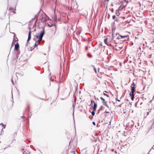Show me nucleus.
<instances>
[{"mask_svg": "<svg viewBox=\"0 0 154 154\" xmlns=\"http://www.w3.org/2000/svg\"><path fill=\"white\" fill-rule=\"evenodd\" d=\"M37 21V19L36 18V20H35V23L33 25V28H34V27H35L36 25V22Z\"/></svg>", "mask_w": 154, "mask_h": 154, "instance_id": "obj_24", "label": "nucleus"}, {"mask_svg": "<svg viewBox=\"0 0 154 154\" xmlns=\"http://www.w3.org/2000/svg\"><path fill=\"white\" fill-rule=\"evenodd\" d=\"M115 21L117 22H119V19L117 18H116V20H115Z\"/></svg>", "mask_w": 154, "mask_h": 154, "instance_id": "obj_34", "label": "nucleus"}, {"mask_svg": "<svg viewBox=\"0 0 154 154\" xmlns=\"http://www.w3.org/2000/svg\"><path fill=\"white\" fill-rule=\"evenodd\" d=\"M136 85L135 84L134 82H133L131 85L130 87L131 88V91L130 92H131L132 93H134L135 91V86Z\"/></svg>", "mask_w": 154, "mask_h": 154, "instance_id": "obj_3", "label": "nucleus"}, {"mask_svg": "<svg viewBox=\"0 0 154 154\" xmlns=\"http://www.w3.org/2000/svg\"><path fill=\"white\" fill-rule=\"evenodd\" d=\"M36 17H37V15H35L34 16V18H32L31 20H30V23H29V25H30V24H31V21H34L35 20V18Z\"/></svg>", "mask_w": 154, "mask_h": 154, "instance_id": "obj_14", "label": "nucleus"}, {"mask_svg": "<svg viewBox=\"0 0 154 154\" xmlns=\"http://www.w3.org/2000/svg\"><path fill=\"white\" fill-rule=\"evenodd\" d=\"M29 93L30 95H32V96H35L34 94L32 92H31V91L29 92Z\"/></svg>", "mask_w": 154, "mask_h": 154, "instance_id": "obj_25", "label": "nucleus"}, {"mask_svg": "<svg viewBox=\"0 0 154 154\" xmlns=\"http://www.w3.org/2000/svg\"><path fill=\"white\" fill-rule=\"evenodd\" d=\"M88 47L87 46H86L85 47V50H88Z\"/></svg>", "mask_w": 154, "mask_h": 154, "instance_id": "obj_38", "label": "nucleus"}, {"mask_svg": "<svg viewBox=\"0 0 154 154\" xmlns=\"http://www.w3.org/2000/svg\"><path fill=\"white\" fill-rule=\"evenodd\" d=\"M62 154H68V152L67 151H65L63 152L62 153Z\"/></svg>", "mask_w": 154, "mask_h": 154, "instance_id": "obj_21", "label": "nucleus"}, {"mask_svg": "<svg viewBox=\"0 0 154 154\" xmlns=\"http://www.w3.org/2000/svg\"><path fill=\"white\" fill-rule=\"evenodd\" d=\"M139 4L140 5H141V4H140V2H139Z\"/></svg>", "mask_w": 154, "mask_h": 154, "instance_id": "obj_61", "label": "nucleus"}, {"mask_svg": "<svg viewBox=\"0 0 154 154\" xmlns=\"http://www.w3.org/2000/svg\"><path fill=\"white\" fill-rule=\"evenodd\" d=\"M149 112H147V113H146L147 115H149Z\"/></svg>", "mask_w": 154, "mask_h": 154, "instance_id": "obj_59", "label": "nucleus"}, {"mask_svg": "<svg viewBox=\"0 0 154 154\" xmlns=\"http://www.w3.org/2000/svg\"><path fill=\"white\" fill-rule=\"evenodd\" d=\"M87 56L89 58H91L92 57V55L90 54H87Z\"/></svg>", "mask_w": 154, "mask_h": 154, "instance_id": "obj_23", "label": "nucleus"}, {"mask_svg": "<svg viewBox=\"0 0 154 154\" xmlns=\"http://www.w3.org/2000/svg\"><path fill=\"white\" fill-rule=\"evenodd\" d=\"M103 94L104 95L108 97H109V96L108 94H105L104 92L103 93Z\"/></svg>", "mask_w": 154, "mask_h": 154, "instance_id": "obj_28", "label": "nucleus"}, {"mask_svg": "<svg viewBox=\"0 0 154 154\" xmlns=\"http://www.w3.org/2000/svg\"><path fill=\"white\" fill-rule=\"evenodd\" d=\"M106 69H108L109 70H110V69H110V68H107V67H106Z\"/></svg>", "mask_w": 154, "mask_h": 154, "instance_id": "obj_46", "label": "nucleus"}, {"mask_svg": "<svg viewBox=\"0 0 154 154\" xmlns=\"http://www.w3.org/2000/svg\"><path fill=\"white\" fill-rule=\"evenodd\" d=\"M34 48V47H33V48H32V47H30V51H32V50H33Z\"/></svg>", "mask_w": 154, "mask_h": 154, "instance_id": "obj_32", "label": "nucleus"}, {"mask_svg": "<svg viewBox=\"0 0 154 154\" xmlns=\"http://www.w3.org/2000/svg\"><path fill=\"white\" fill-rule=\"evenodd\" d=\"M33 40H34V41H36V39L35 38H33Z\"/></svg>", "mask_w": 154, "mask_h": 154, "instance_id": "obj_47", "label": "nucleus"}, {"mask_svg": "<svg viewBox=\"0 0 154 154\" xmlns=\"http://www.w3.org/2000/svg\"><path fill=\"white\" fill-rule=\"evenodd\" d=\"M91 113L92 114V116H93L95 115V112L94 111H92V112H91Z\"/></svg>", "mask_w": 154, "mask_h": 154, "instance_id": "obj_26", "label": "nucleus"}, {"mask_svg": "<svg viewBox=\"0 0 154 154\" xmlns=\"http://www.w3.org/2000/svg\"><path fill=\"white\" fill-rule=\"evenodd\" d=\"M115 22H113L112 23L113 24H114V25L115 24Z\"/></svg>", "mask_w": 154, "mask_h": 154, "instance_id": "obj_63", "label": "nucleus"}, {"mask_svg": "<svg viewBox=\"0 0 154 154\" xmlns=\"http://www.w3.org/2000/svg\"><path fill=\"white\" fill-rule=\"evenodd\" d=\"M113 11H114L113 9V8H112L111 10V11L113 12Z\"/></svg>", "mask_w": 154, "mask_h": 154, "instance_id": "obj_48", "label": "nucleus"}, {"mask_svg": "<svg viewBox=\"0 0 154 154\" xmlns=\"http://www.w3.org/2000/svg\"><path fill=\"white\" fill-rule=\"evenodd\" d=\"M116 100L117 101H118L119 102V101H120V100H119V99H118V98H116Z\"/></svg>", "mask_w": 154, "mask_h": 154, "instance_id": "obj_37", "label": "nucleus"}, {"mask_svg": "<svg viewBox=\"0 0 154 154\" xmlns=\"http://www.w3.org/2000/svg\"><path fill=\"white\" fill-rule=\"evenodd\" d=\"M40 12V11H39L37 13V14L36 15H37V17H38V15L39 14V13Z\"/></svg>", "mask_w": 154, "mask_h": 154, "instance_id": "obj_39", "label": "nucleus"}, {"mask_svg": "<svg viewBox=\"0 0 154 154\" xmlns=\"http://www.w3.org/2000/svg\"><path fill=\"white\" fill-rule=\"evenodd\" d=\"M111 151H112V152H114V149H111Z\"/></svg>", "mask_w": 154, "mask_h": 154, "instance_id": "obj_54", "label": "nucleus"}, {"mask_svg": "<svg viewBox=\"0 0 154 154\" xmlns=\"http://www.w3.org/2000/svg\"><path fill=\"white\" fill-rule=\"evenodd\" d=\"M111 121H110V122H109V123H110V124L109 125V126L111 124Z\"/></svg>", "mask_w": 154, "mask_h": 154, "instance_id": "obj_62", "label": "nucleus"}, {"mask_svg": "<svg viewBox=\"0 0 154 154\" xmlns=\"http://www.w3.org/2000/svg\"><path fill=\"white\" fill-rule=\"evenodd\" d=\"M125 7L124 6H123V7H122V6H121L118 9H117L116 10V14L117 16H119V15L120 14L119 12V10H122Z\"/></svg>", "mask_w": 154, "mask_h": 154, "instance_id": "obj_4", "label": "nucleus"}, {"mask_svg": "<svg viewBox=\"0 0 154 154\" xmlns=\"http://www.w3.org/2000/svg\"><path fill=\"white\" fill-rule=\"evenodd\" d=\"M93 104L92 103H91L90 104V106H93Z\"/></svg>", "mask_w": 154, "mask_h": 154, "instance_id": "obj_53", "label": "nucleus"}, {"mask_svg": "<svg viewBox=\"0 0 154 154\" xmlns=\"http://www.w3.org/2000/svg\"><path fill=\"white\" fill-rule=\"evenodd\" d=\"M38 45V43H37V42H36L33 46H34L33 47H34V48H35V47H37Z\"/></svg>", "mask_w": 154, "mask_h": 154, "instance_id": "obj_22", "label": "nucleus"}, {"mask_svg": "<svg viewBox=\"0 0 154 154\" xmlns=\"http://www.w3.org/2000/svg\"><path fill=\"white\" fill-rule=\"evenodd\" d=\"M97 104L96 103H94V106L93 107L97 108Z\"/></svg>", "mask_w": 154, "mask_h": 154, "instance_id": "obj_20", "label": "nucleus"}, {"mask_svg": "<svg viewBox=\"0 0 154 154\" xmlns=\"http://www.w3.org/2000/svg\"><path fill=\"white\" fill-rule=\"evenodd\" d=\"M31 31H29V33H28V38L27 39V43H29V41L31 39Z\"/></svg>", "mask_w": 154, "mask_h": 154, "instance_id": "obj_8", "label": "nucleus"}, {"mask_svg": "<svg viewBox=\"0 0 154 154\" xmlns=\"http://www.w3.org/2000/svg\"><path fill=\"white\" fill-rule=\"evenodd\" d=\"M113 30L112 29V39H113L114 38H113V35H114V33H113V32L112 31Z\"/></svg>", "mask_w": 154, "mask_h": 154, "instance_id": "obj_33", "label": "nucleus"}, {"mask_svg": "<svg viewBox=\"0 0 154 154\" xmlns=\"http://www.w3.org/2000/svg\"><path fill=\"white\" fill-rule=\"evenodd\" d=\"M116 39H120V38H119V36H118L117 38H116Z\"/></svg>", "mask_w": 154, "mask_h": 154, "instance_id": "obj_49", "label": "nucleus"}, {"mask_svg": "<svg viewBox=\"0 0 154 154\" xmlns=\"http://www.w3.org/2000/svg\"><path fill=\"white\" fill-rule=\"evenodd\" d=\"M91 103H95L94 101L93 100H91Z\"/></svg>", "mask_w": 154, "mask_h": 154, "instance_id": "obj_31", "label": "nucleus"}, {"mask_svg": "<svg viewBox=\"0 0 154 154\" xmlns=\"http://www.w3.org/2000/svg\"><path fill=\"white\" fill-rule=\"evenodd\" d=\"M29 43H27V42H26V46H28V44Z\"/></svg>", "mask_w": 154, "mask_h": 154, "instance_id": "obj_56", "label": "nucleus"}, {"mask_svg": "<svg viewBox=\"0 0 154 154\" xmlns=\"http://www.w3.org/2000/svg\"><path fill=\"white\" fill-rule=\"evenodd\" d=\"M122 48V47H118L117 48H116V49L117 50H121Z\"/></svg>", "mask_w": 154, "mask_h": 154, "instance_id": "obj_18", "label": "nucleus"}, {"mask_svg": "<svg viewBox=\"0 0 154 154\" xmlns=\"http://www.w3.org/2000/svg\"><path fill=\"white\" fill-rule=\"evenodd\" d=\"M92 124L94 125H96L95 122H92Z\"/></svg>", "mask_w": 154, "mask_h": 154, "instance_id": "obj_45", "label": "nucleus"}, {"mask_svg": "<svg viewBox=\"0 0 154 154\" xmlns=\"http://www.w3.org/2000/svg\"><path fill=\"white\" fill-rule=\"evenodd\" d=\"M19 54L18 53V54H17L16 55V57L17 58L18 57Z\"/></svg>", "mask_w": 154, "mask_h": 154, "instance_id": "obj_41", "label": "nucleus"}, {"mask_svg": "<svg viewBox=\"0 0 154 154\" xmlns=\"http://www.w3.org/2000/svg\"><path fill=\"white\" fill-rule=\"evenodd\" d=\"M105 113H109V112H108V111H106L105 112Z\"/></svg>", "mask_w": 154, "mask_h": 154, "instance_id": "obj_42", "label": "nucleus"}, {"mask_svg": "<svg viewBox=\"0 0 154 154\" xmlns=\"http://www.w3.org/2000/svg\"><path fill=\"white\" fill-rule=\"evenodd\" d=\"M43 18V17H42L41 19H42ZM41 21L42 22H45L47 21V20L46 19H43L41 20Z\"/></svg>", "mask_w": 154, "mask_h": 154, "instance_id": "obj_15", "label": "nucleus"}, {"mask_svg": "<svg viewBox=\"0 0 154 154\" xmlns=\"http://www.w3.org/2000/svg\"><path fill=\"white\" fill-rule=\"evenodd\" d=\"M92 66H93V65H92ZM94 66V71H95V73H96V74H97V70H96V68H95V67L94 66Z\"/></svg>", "mask_w": 154, "mask_h": 154, "instance_id": "obj_27", "label": "nucleus"}, {"mask_svg": "<svg viewBox=\"0 0 154 154\" xmlns=\"http://www.w3.org/2000/svg\"><path fill=\"white\" fill-rule=\"evenodd\" d=\"M118 107H121V104H120L118 106Z\"/></svg>", "mask_w": 154, "mask_h": 154, "instance_id": "obj_52", "label": "nucleus"}, {"mask_svg": "<svg viewBox=\"0 0 154 154\" xmlns=\"http://www.w3.org/2000/svg\"><path fill=\"white\" fill-rule=\"evenodd\" d=\"M46 24H47V25L49 27H51L52 26H55V28L56 29V24L55 23H53V24H52L51 25H49L48 23H45Z\"/></svg>", "mask_w": 154, "mask_h": 154, "instance_id": "obj_9", "label": "nucleus"}, {"mask_svg": "<svg viewBox=\"0 0 154 154\" xmlns=\"http://www.w3.org/2000/svg\"><path fill=\"white\" fill-rule=\"evenodd\" d=\"M154 97V96H153V98H152V100H150V101H149V102L150 103H151L152 102V100L153 99Z\"/></svg>", "mask_w": 154, "mask_h": 154, "instance_id": "obj_40", "label": "nucleus"}, {"mask_svg": "<svg viewBox=\"0 0 154 154\" xmlns=\"http://www.w3.org/2000/svg\"><path fill=\"white\" fill-rule=\"evenodd\" d=\"M41 28L43 29L42 31L40 32L39 34H37L35 36L36 38L38 39L37 42L38 44H40V41L42 39V38L45 33V28L44 27H41Z\"/></svg>", "mask_w": 154, "mask_h": 154, "instance_id": "obj_1", "label": "nucleus"}, {"mask_svg": "<svg viewBox=\"0 0 154 154\" xmlns=\"http://www.w3.org/2000/svg\"><path fill=\"white\" fill-rule=\"evenodd\" d=\"M94 97H95V98L96 100V99H97V100H99V99H98V98H96L95 96H94Z\"/></svg>", "mask_w": 154, "mask_h": 154, "instance_id": "obj_57", "label": "nucleus"}, {"mask_svg": "<svg viewBox=\"0 0 154 154\" xmlns=\"http://www.w3.org/2000/svg\"><path fill=\"white\" fill-rule=\"evenodd\" d=\"M13 34H14V38L13 42L12 43L11 47L13 46L14 44L15 43V42H14L15 41H17L18 40V38L15 36L16 35L15 33L14 32Z\"/></svg>", "mask_w": 154, "mask_h": 154, "instance_id": "obj_5", "label": "nucleus"}, {"mask_svg": "<svg viewBox=\"0 0 154 154\" xmlns=\"http://www.w3.org/2000/svg\"><path fill=\"white\" fill-rule=\"evenodd\" d=\"M127 61H128V60H125L124 61V63H126V62H127Z\"/></svg>", "mask_w": 154, "mask_h": 154, "instance_id": "obj_35", "label": "nucleus"}, {"mask_svg": "<svg viewBox=\"0 0 154 154\" xmlns=\"http://www.w3.org/2000/svg\"><path fill=\"white\" fill-rule=\"evenodd\" d=\"M107 39H108L107 38H106L104 39V43L106 44L107 45H109V46H111L112 45L111 44H109V45L108 44Z\"/></svg>", "mask_w": 154, "mask_h": 154, "instance_id": "obj_11", "label": "nucleus"}, {"mask_svg": "<svg viewBox=\"0 0 154 154\" xmlns=\"http://www.w3.org/2000/svg\"><path fill=\"white\" fill-rule=\"evenodd\" d=\"M103 106H100V109H102V108H103Z\"/></svg>", "mask_w": 154, "mask_h": 154, "instance_id": "obj_51", "label": "nucleus"}, {"mask_svg": "<svg viewBox=\"0 0 154 154\" xmlns=\"http://www.w3.org/2000/svg\"><path fill=\"white\" fill-rule=\"evenodd\" d=\"M133 65H135V63L134 62H132L131 61H130L128 62V66H133Z\"/></svg>", "mask_w": 154, "mask_h": 154, "instance_id": "obj_10", "label": "nucleus"}, {"mask_svg": "<svg viewBox=\"0 0 154 154\" xmlns=\"http://www.w3.org/2000/svg\"><path fill=\"white\" fill-rule=\"evenodd\" d=\"M114 41L115 42V43L117 44V43L116 42V40H114Z\"/></svg>", "mask_w": 154, "mask_h": 154, "instance_id": "obj_60", "label": "nucleus"}, {"mask_svg": "<svg viewBox=\"0 0 154 154\" xmlns=\"http://www.w3.org/2000/svg\"><path fill=\"white\" fill-rule=\"evenodd\" d=\"M19 49V45L18 42H17L15 45L14 50H15L18 51Z\"/></svg>", "mask_w": 154, "mask_h": 154, "instance_id": "obj_6", "label": "nucleus"}, {"mask_svg": "<svg viewBox=\"0 0 154 154\" xmlns=\"http://www.w3.org/2000/svg\"><path fill=\"white\" fill-rule=\"evenodd\" d=\"M29 31H31V28L30 27H29Z\"/></svg>", "mask_w": 154, "mask_h": 154, "instance_id": "obj_50", "label": "nucleus"}, {"mask_svg": "<svg viewBox=\"0 0 154 154\" xmlns=\"http://www.w3.org/2000/svg\"><path fill=\"white\" fill-rule=\"evenodd\" d=\"M129 104H130L131 105V103L129 102Z\"/></svg>", "mask_w": 154, "mask_h": 154, "instance_id": "obj_64", "label": "nucleus"}, {"mask_svg": "<svg viewBox=\"0 0 154 154\" xmlns=\"http://www.w3.org/2000/svg\"><path fill=\"white\" fill-rule=\"evenodd\" d=\"M134 93H132L131 92H130L129 94V95L131 97V99L132 100H134Z\"/></svg>", "mask_w": 154, "mask_h": 154, "instance_id": "obj_7", "label": "nucleus"}, {"mask_svg": "<svg viewBox=\"0 0 154 154\" xmlns=\"http://www.w3.org/2000/svg\"><path fill=\"white\" fill-rule=\"evenodd\" d=\"M100 99L102 100V103L103 104L110 109L109 107L107 104L106 102L105 101V99L102 97H100Z\"/></svg>", "mask_w": 154, "mask_h": 154, "instance_id": "obj_2", "label": "nucleus"}, {"mask_svg": "<svg viewBox=\"0 0 154 154\" xmlns=\"http://www.w3.org/2000/svg\"><path fill=\"white\" fill-rule=\"evenodd\" d=\"M120 17L122 18H124V19L125 18V17Z\"/></svg>", "mask_w": 154, "mask_h": 154, "instance_id": "obj_58", "label": "nucleus"}, {"mask_svg": "<svg viewBox=\"0 0 154 154\" xmlns=\"http://www.w3.org/2000/svg\"><path fill=\"white\" fill-rule=\"evenodd\" d=\"M29 109H30L29 106V105H28L27 106V108L26 109V110L29 112Z\"/></svg>", "mask_w": 154, "mask_h": 154, "instance_id": "obj_19", "label": "nucleus"}, {"mask_svg": "<svg viewBox=\"0 0 154 154\" xmlns=\"http://www.w3.org/2000/svg\"><path fill=\"white\" fill-rule=\"evenodd\" d=\"M0 125H2L3 127L2 129V130H3V128H5L6 127V125H4L2 123H1L0 124Z\"/></svg>", "mask_w": 154, "mask_h": 154, "instance_id": "obj_17", "label": "nucleus"}, {"mask_svg": "<svg viewBox=\"0 0 154 154\" xmlns=\"http://www.w3.org/2000/svg\"><path fill=\"white\" fill-rule=\"evenodd\" d=\"M102 43H100L99 44V45L100 46H102Z\"/></svg>", "mask_w": 154, "mask_h": 154, "instance_id": "obj_44", "label": "nucleus"}, {"mask_svg": "<svg viewBox=\"0 0 154 154\" xmlns=\"http://www.w3.org/2000/svg\"><path fill=\"white\" fill-rule=\"evenodd\" d=\"M121 37V38H123L128 37V35H119Z\"/></svg>", "mask_w": 154, "mask_h": 154, "instance_id": "obj_16", "label": "nucleus"}, {"mask_svg": "<svg viewBox=\"0 0 154 154\" xmlns=\"http://www.w3.org/2000/svg\"><path fill=\"white\" fill-rule=\"evenodd\" d=\"M112 154H117V153L116 152V151H115Z\"/></svg>", "mask_w": 154, "mask_h": 154, "instance_id": "obj_43", "label": "nucleus"}, {"mask_svg": "<svg viewBox=\"0 0 154 154\" xmlns=\"http://www.w3.org/2000/svg\"><path fill=\"white\" fill-rule=\"evenodd\" d=\"M116 17L115 15H113L112 16V18L114 20V19H116Z\"/></svg>", "mask_w": 154, "mask_h": 154, "instance_id": "obj_29", "label": "nucleus"}, {"mask_svg": "<svg viewBox=\"0 0 154 154\" xmlns=\"http://www.w3.org/2000/svg\"><path fill=\"white\" fill-rule=\"evenodd\" d=\"M52 20L53 21H57V18L55 17V13L54 12V16H52Z\"/></svg>", "mask_w": 154, "mask_h": 154, "instance_id": "obj_12", "label": "nucleus"}, {"mask_svg": "<svg viewBox=\"0 0 154 154\" xmlns=\"http://www.w3.org/2000/svg\"><path fill=\"white\" fill-rule=\"evenodd\" d=\"M101 110V109H98V113H97V114H98L99 113V112H100V111Z\"/></svg>", "mask_w": 154, "mask_h": 154, "instance_id": "obj_36", "label": "nucleus"}, {"mask_svg": "<svg viewBox=\"0 0 154 154\" xmlns=\"http://www.w3.org/2000/svg\"><path fill=\"white\" fill-rule=\"evenodd\" d=\"M9 10H13V12L14 13H16V12H15V11L16 10V8L15 7V8L14 9L12 7H10L9 8Z\"/></svg>", "mask_w": 154, "mask_h": 154, "instance_id": "obj_13", "label": "nucleus"}, {"mask_svg": "<svg viewBox=\"0 0 154 154\" xmlns=\"http://www.w3.org/2000/svg\"><path fill=\"white\" fill-rule=\"evenodd\" d=\"M96 109H97V108H96L93 107V111H94V112H95L96 110Z\"/></svg>", "mask_w": 154, "mask_h": 154, "instance_id": "obj_30", "label": "nucleus"}, {"mask_svg": "<svg viewBox=\"0 0 154 154\" xmlns=\"http://www.w3.org/2000/svg\"><path fill=\"white\" fill-rule=\"evenodd\" d=\"M50 80L52 82H53L54 81V79H52L51 78Z\"/></svg>", "mask_w": 154, "mask_h": 154, "instance_id": "obj_55", "label": "nucleus"}]
</instances>
